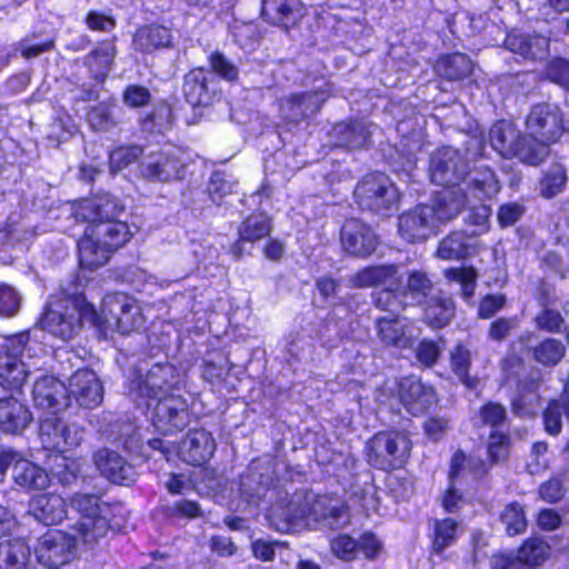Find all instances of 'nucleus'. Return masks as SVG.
Instances as JSON below:
<instances>
[{
  "label": "nucleus",
  "instance_id": "obj_1",
  "mask_svg": "<svg viewBox=\"0 0 569 569\" xmlns=\"http://www.w3.org/2000/svg\"><path fill=\"white\" fill-rule=\"evenodd\" d=\"M268 518L277 531L290 532L302 525L339 529L349 522L350 517L339 497L296 493L286 507H272Z\"/></svg>",
  "mask_w": 569,
  "mask_h": 569
},
{
  "label": "nucleus",
  "instance_id": "obj_2",
  "mask_svg": "<svg viewBox=\"0 0 569 569\" xmlns=\"http://www.w3.org/2000/svg\"><path fill=\"white\" fill-rule=\"evenodd\" d=\"M429 170L432 182L446 187H459L469 177L467 189L478 202L489 200L500 191L499 180L491 169L478 167L470 171L465 156L450 147L438 149L431 154Z\"/></svg>",
  "mask_w": 569,
  "mask_h": 569
},
{
  "label": "nucleus",
  "instance_id": "obj_3",
  "mask_svg": "<svg viewBox=\"0 0 569 569\" xmlns=\"http://www.w3.org/2000/svg\"><path fill=\"white\" fill-rule=\"evenodd\" d=\"M122 213L123 207L110 194L83 199L71 207L76 221L87 222L88 228H94L93 234L111 252L124 246L132 236L128 223L119 220Z\"/></svg>",
  "mask_w": 569,
  "mask_h": 569
},
{
  "label": "nucleus",
  "instance_id": "obj_4",
  "mask_svg": "<svg viewBox=\"0 0 569 569\" xmlns=\"http://www.w3.org/2000/svg\"><path fill=\"white\" fill-rule=\"evenodd\" d=\"M70 507L80 515L74 530L87 546L98 543L110 530H120L127 521L122 503H108L96 495L76 493L70 499Z\"/></svg>",
  "mask_w": 569,
  "mask_h": 569
},
{
  "label": "nucleus",
  "instance_id": "obj_5",
  "mask_svg": "<svg viewBox=\"0 0 569 569\" xmlns=\"http://www.w3.org/2000/svg\"><path fill=\"white\" fill-rule=\"evenodd\" d=\"M98 315L92 305L78 293L50 296L41 326L52 336L69 341L77 337L84 322L96 325Z\"/></svg>",
  "mask_w": 569,
  "mask_h": 569
},
{
  "label": "nucleus",
  "instance_id": "obj_6",
  "mask_svg": "<svg viewBox=\"0 0 569 569\" xmlns=\"http://www.w3.org/2000/svg\"><path fill=\"white\" fill-rule=\"evenodd\" d=\"M356 288L382 287L373 295L375 306L392 313L403 309L400 300L402 288L401 268L397 264H378L363 268L350 278Z\"/></svg>",
  "mask_w": 569,
  "mask_h": 569
},
{
  "label": "nucleus",
  "instance_id": "obj_7",
  "mask_svg": "<svg viewBox=\"0 0 569 569\" xmlns=\"http://www.w3.org/2000/svg\"><path fill=\"white\" fill-rule=\"evenodd\" d=\"M29 336L21 332L4 340L0 347V386L20 390L30 373L26 357H31Z\"/></svg>",
  "mask_w": 569,
  "mask_h": 569
},
{
  "label": "nucleus",
  "instance_id": "obj_8",
  "mask_svg": "<svg viewBox=\"0 0 569 569\" xmlns=\"http://www.w3.org/2000/svg\"><path fill=\"white\" fill-rule=\"evenodd\" d=\"M103 319L98 316L96 326L103 335L118 331L129 335L140 329L144 323V317L138 302L123 295L110 296L103 301Z\"/></svg>",
  "mask_w": 569,
  "mask_h": 569
},
{
  "label": "nucleus",
  "instance_id": "obj_9",
  "mask_svg": "<svg viewBox=\"0 0 569 569\" xmlns=\"http://www.w3.org/2000/svg\"><path fill=\"white\" fill-rule=\"evenodd\" d=\"M369 465L380 470L401 468L407 461L411 442L399 431L378 432L367 442Z\"/></svg>",
  "mask_w": 569,
  "mask_h": 569
},
{
  "label": "nucleus",
  "instance_id": "obj_10",
  "mask_svg": "<svg viewBox=\"0 0 569 569\" xmlns=\"http://www.w3.org/2000/svg\"><path fill=\"white\" fill-rule=\"evenodd\" d=\"M355 197L362 209L386 214L397 203L399 191L386 174L375 172L358 182Z\"/></svg>",
  "mask_w": 569,
  "mask_h": 569
},
{
  "label": "nucleus",
  "instance_id": "obj_11",
  "mask_svg": "<svg viewBox=\"0 0 569 569\" xmlns=\"http://www.w3.org/2000/svg\"><path fill=\"white\" fill-rule=\"evenodd\" d=\"M428 207L432 210V220L436 227L437 223H446L455 219L466 207L477 209L475 223L478 226L485 224L490 214L489 207L482 202L476 207L466 189L461 187L447 188L436 192Z\"/></svg>",
  "mask_w": 569,
  "mask_h": 569
},
{
  "label": "nucleus",
  "instance_id": "obj_12",
  "mask_svg": "<svg viewBox=\"0 0 569 569\" xmlns=\"http://www.w3.org/2000/svg\"><path fill=\"white\" fill-rule=\"evenodd\" d=\"M86 429L77 422L66 423L57 417L41 420L39 439L42 448L48 451L68 452L82 442Z\"/></svg>",
  "mask_w": 569,
  "mask_h": 569
},
{
  "label": "nucleus",
  "instance_id": "obj_13",
  "mask_svg": "<svg viewBox=\"0 0 569 569\" xmlns=\"http://www.w3.org/2000/svg\"><path fill=\"white\" fill-rule=\"evenodd\" d=\"M528 133L546 144L556 142L562 134L563 123L560 109L556 104L535 106L527 117Z\"/></svg>",
  "mask_w": 569,
  "mask_h": 569
},
{
  "label": "nucleus",
  "instance_id": "obj_14",
  "mask_svg": "<svg viewBox=\"0 0 569 569\" xmlns=\"http://www.w3.org/2000/svg\"><path fill=\"white\" fill-rule=\"evenodd\" d=\"M76 539L60 530H49L38 541L36 555L40 563L58 568L68 563L74 556Z\"/></svg>",
  "mask_w": 569,
  "mask_h": 569
},
{
  "label": "nucleus",
  "instance_id": "obj_15",
  "mask_svg": "<svg viewBox=\"0 0 569 569\" xmlns=\"http://www.w3.org/2000/svg\"><path fill=\"white\" fill-rule=\"evenodd\" d=\"M140 169L146 178L159 181L180 180L186 174L180 151L174 148L150 151L143 157Z\"/></svg>",
  "mask_w": 569,
  "mask_h": 569
},
{
  "label": "nucleus",
  "instance_id": "obj_16",
  "mask_svg": "<svg viewBox=\"0 0 569 569\" xmlns=\"http://www.w3.org/2000/svg\"><path fill=\"white\" fill-rule=\"evenodd\" d=\"M154 428L161 433H173L189 423L188 405L180 396L160 398L152 418Z\"/></svg>",
  "mask_w": 569,
  "mask_h": 569
},
{
  "label": "nucleus",
  "instance_id": "obj_17",
  "mask_svg": "<svg viewBox=\"0 0 569 569\" xmlns=\"http://www.w3.org/2000/svg\"><path fill=\"white\" fill-rule=\"evenodd\" d=\"M340 241L346 253L367 258L377 249L378 238L372 228L360 220H348L341 228Z\"/></svg>",
  "mask_w": 569,
  "mask_h": 569
},
{
  "label": "nucleus",
  "instance_id": "obj_18",
  "mask_svg": "<svg viewBox=\"0 0 569 569\" xmlns=\"http://www.w3.org/2000/svg\"><path fill=\"white\" fill-rule=\"evenodd\" d=\"M173 369L170 366L154 365L146 376L134 372V378L129 382L128 391L134 397L163 398L172 383L170 379Z\"/></svg>",
  "mask_w": 569,
  "mask_h": 569
},
{
  "label": "nucleus",
  "instance_id": "obj_19",
  "mask_svg": "<svg viewBox=\"0 0 569 569\" xmlns=\"http://www.w3.org/2000/svg\"><path fill=\"white\" fill-rule=\"evenodd\" d=\"M32 399L37 408L58 413L70 405V396L62 381L53 376H41L33 385Z\"/></svg>",
  "mask_w": 569,
  "mask_h": 569
},
{
  "label": "nucleus",
  "instance_id": "obj_20",
  "mask_svg": "<svg viewBox=\"0 0 569 569\" xmlns=\"http://www.w3.org/2000/svg\"><path fill=\"white\" fill-rule=\"evenodd\" d=\"M435 231L432 210L428 204L417 206L399 216L398 233L408 242L423 241Z\"/></svg>",
  "mask_w": 569,
  "mask_h": 569
},
{
  "label": "nucleus",
  "instance_id": "obj_21",
  "mask_svg": "<svg viewBox=\"0 0 569 569\" xmlns=\"http://www.w3.org/2000/svg\"><path fill=\"white\" fill-rule=\"evenodd\" d=\"M68 395L82 407L92 409L103 399V388L97 375L87 368L78 369L70 378Z\"/></svg>",
  "mask_w": 569,
  "mask_h": 569
},
{
  "label": "nucleus",
  "instance_id": "obj_22",
  "mask_svg": "<svg viewBox=\"0 0 569 569\" xmlns=\"http://www.w3.org/2000/svg\"><path fill=\"white\" fill-rule=\"evenodd\" d=\"M214 450V439L202 429L189 431L178 447L179 457L193 466L206 463L213 456Z\"/></svg>",
  "mask_w": 569,
  "mask_h": 569
},
{
  "label": "nucleus",
  "instance_id": "obj_23",
  "mask_svg": "<svg viewBox=\"0 0 569 569\" xmlns=\"http://www.w3.org/2000/svg\"><path fill=\"white\" fill-rule=\"evenodd\" d=\"M399 398L413 416L423 413L435 401V391L417 377L402 378L399 382Z\"/></svg>",
  "mask_w": 569,
  "mask_h": 569
},
{
  "label": "nucleus",
  "instance_id": "obj_24",
  "mask_svg": "<svg viewBox=\"0 0 569 569\" xmlns=\"http://www.w3.org/2000/svg\"><path fill=\"white\" fill-rule=\"evenodd\" d=\"M380 341L387 346L406 349L412 345L413 326L399 317H382L376 320Z\"/></svg>",
  "mask_w": 569,
  "mask_h": 569
},
{
  "label": "nucleus",
  "instance_id": "obj_25",
  "mask_svg": "<svg viewBox=\"0 0 569 569\" xmlns=\"http://www.w3.org/2000/svg\"><path fill=\"white\" fill-rule=\"evenodd\" d=\"M182 90L191 106L209 104L216 92L213 77L204 68H196L184 76Z\"/></svg>",
  "mask_w": 569,
  "mask_h": 569
},
{
  "label": "nucleus",
  "instance_id": "obj_26",
  "mask_svg": "<svg viewBox=\"0 0 569 569\" xmlns=\"http://www.w3.org/2000/svg\"><path fill=\"white\" fill-rule=\"evenodd\" d=\"M93 461L101 475L114 483L124 485L133 480L132 467L117 451L100 449Z\"/></svg>",
  "mask_w": 569,
  "mask_h": 569
},
{
  "label": "nucleus",
  "instance_id": "obj_27",
  "mask_svg": "<svg viewBox=\"0 0 569 569\" xmlns=\"http://www.w3.org/2000/svg\"><path fill=\"white\" fill-rule=\"evenodd\" d=\"M94 228L86 227L83 237L78 241V258L81 268L94 270L106 264L111 251L93 234Z\"/></svg>",
  "mask_w": 569,
  "mask_h": 569
},
{
  "label": "nucleus",
  "instance_id": "obj_28",
  "mask_svg": "<svg viewBox=\"0 0 569 569\" xmlns=\"http://www.w3.org/2000/svg\"><path fill=\"white\" fill-rule=\"evenodd\" d=\"M29 409L16 397L0 398V428L7 433H19L31 422Z\"/></svg>",
  "mask_w": 569,
  "mask_h": 569
},
{
  "label": "nucleus",
  "instance_id": "obj_29",
  "mask_svg": "<svg viewBox=\"0 0 569 569\" xmlns=\"http://www.w3.org/2000/svg\"><path fill=\"white\" fill-rule=\"evenodd\" d=\"M326 98L323 91L292 94L282 103L281 110L290 121L297 122L315 114Z\"/></svg>",
  "mask_w": 569,
  "mask_h": 569
},
{
  "label": "nucleus",
  "instance_id": "obj_30",
  "mask_svg": "<svg viewBox=\"0 0 569 569\" xmlns=\"http://www.w3.org/2000/svg\"><path fill=\"white\" fill-rule=\"evenodd\" d=\"M506 48L526 59H542L549 48V40L543 36L509 33L505 40Z\"/></svg>",
  "mask_w": 569,
  "mask_h": 569
},
{
  "label": "nucleus",
  "instance_id": "obj_31",
  "mask_svg": "<svg viewBox=\"0 0 569 569\" xmlns=\"http://www.w3.org/2000/svg\"><path fill=\"white\" fill-rule=\"evenodd\" d=\"M30 512L44 525H57L66 517V502L58 495H38L30 502Z\"/></svg>",
  "mask_w": 569,
  "mask_h": 569
},
{
  "label": "nucleus",
  "instance_id": "obj_32",
  "mask_svg": "<svg viewBox=\"0 0 569 569\" xmlns=\"http://www.w3.org/2000/svg\"><path fill=\"white\" fill-rule=\"evenodd\" d=\"M16 458L9 463H13L12 478L14 482L26 489L42 490L50 482L48 472L41 467L24 460L18 459V453L13 451Z\"/></svg>",
  "mask_w": 569,
  "mask_h": 569
},
{
  "label": "nucleus",
  "instance_id": "obj_33",
  "mask_svg": "<svg viewBox=\"0 0 569 569\" xmlns=\"http://www.w3.org/2000/svg\"><path fill=\"white\" fill-rule=\"evenodd\" d=\"M371 132L363 120L341 122L332 128L335 144L341 148L358 149L367 144Z\"/></svg>",
  "mask_w": 569,
  "mask_h": 569
},
{
  "label": "nucleus",
  "instance_id": "obj_34",
  "mask_svg": "<svg viewBox=\"0 0 569 569\" xmlns=\"http://www.w3.org/2000/svg\"><path fill=\"white\" fill-rule=\"evenodd\" d=\"M466 469V456L462 451H457L450 463V486L442 498V507L447 512H457L465 503V498L457 487L460 482V476Z\"/></svg>",
  "mask_w": 569,
  "mask_h": 569
},
{
  "label": "nucleus",
  "instance_id": "obj_35",
  "mask_svg": "<svg viewBox=\"0 0 569 569\" xmlns=\"http://www.w3.org/2000/svg\"><path fill=\"white\" fill-rule=\"evenodd\" d=\"M114 57L116 46L111 41L102 42L86 57L84 64L97 84L104 82Z\"/></svg>",
  "mask_w": 569,
  "mask_h": 569
},
{
  "label": "nucleus",
  "instance_id": "obj_36",
  "mask_svg": "<svg viewBox=\"0 0 569 569\" xmlns=\"http://www.w3.org/2000/svg\"><path fill=\"white\" fill-rule=\"evenodd\" d=\"M121 113L114 100L103 101L88 110L87 121L92 130L108 132L121 122Z\"/></svg>",
  "mask_w": 569,
  "mask_h": 569
},
{
  "label": "nucleus",
  "instance_id": "obj_37",
  "mask_svg": "<svg viewBox=\"0 0 569 569\" xmlns=\"http://www.w3.org/2000/svg\"><path fill=\"white\" fill-rule=\"evenodd\" d=\"M520 134L513 122L501 120L490 128L489 140L499 154L505 158H512Z\"/></svg>",
  "mask_w": 569,
  "mask_h": 569
},
{
  "label": "nucleus",
  "instance_id": "obj_38",
  "mask_svg": "<svg viewBox=\"0 0 569 569\" xmlns=\"http://www.w3.org/2000/svg\"><path fill=\"white\" fill-rule=\"evenodd\" d=\"M402 274V298H409L413 303L422 305L432 297L433 284L427 273L413 270L401 272Z\"/></svg>",
  "mask_w": 569,
  "mask_h": 569
},
{
  "label": "nucleus",
  "instance_id": "obj_39",
  "mask_svg": "<svg viewBox=\"0 0 569 569\" xmlns=\"http://www.w3.org/2000/svg\"><path fill=\"white\" fill-rule=\"evenodd\" d=\"M172 34L170 29L163 26H148L139 29L133 38L137 50L142 53H149L160 48H167L171 44Z\"/></svg>",
  "mask_w": 569,
  "mask_h": 569
},
{
  "label": "nucleus",
  "instance_id": "obj_40",
  "mask_svg": "<svg viewBox=\"0 0 569 569\" xmlns=\"http://www.w3.org/2000/svg\"><path fill=\"white\" fill-rule=\"evenodd\" d=\"M425 305L423 318L432 328L446 327L455 316L452 299L442 293L430 297Z\"/></svg>",
  "mask_w": 569,
  "mask_h": 569
},
{
  "label": "nucleus",
  "instance_id": "obj_41",
  "mask_svg": "<svg viewBox=\"0 0 569 569\" xmlns=\"http://www.w3.org/2000/svg\"><path fill=\"white\" fill-rule=\"evenodd\" d=\"M270 233V220L263 214L248 217L239 227V240L233 246V252L240 257L244 242H256Z\"/></svg>",
  "mask_w": 569,
  "mask_h": 569
},
{
  "label": "nucleus",
  "instance_id": "obj_42",
  "mask_svg": "<svg viewBox=\"0 0 569 569\" xmlns=\"http://www.w3.org/2000/svg\"><path fill=\"white\" fill-rule=\"evenodd\" d=\"M29 547L21 539L0 542V569H32L26 566Z\"/></svg>",
  "mask_w": 569,
  "mask_h": 569
},
{
  "label": "nucleus",
  "instance_id": "obj_43",
  "mask_svg": "<svg viewBox=\"0 0 569 569\" xmlns=\"http://www.w3.org/2000/svg\"><path fill=\"white\" fill-rule=\"evenodd\" d=\"M462 528L453 518L436 519L432 528V550L436 553L443 552L457 542Z\"/></svg>",
  "mask_w": 569,
  "mask_h": 569
},
{
  "label": "nucleus",
  "instance_id": "obj_44",
  "mask_svg": "<svg viewBox=\"0 0 569 569\" xmlns=\"http://www.w3.org/2000/svg\"><path fill=\"white\" fill-rule=\"evenodd\" d=\"M472 61L462 53L441 57L435 64L436 72L449 80H459L472 72Z\"/></svg>",
  "mask_w": 569,
  "mask_h": 569
},
{
  "label": "nucleus",
  "instance_id": "obj_45",
  "mask_svg": "<svg viewBox=\"0 0 569 569\" xmlns=\"http://www.w3.org/2000/svg\"><path fill=\"white\" fill-rule=\"evenodd\" d=\"M548 154V144L536 140L528 133V136L520 134L512 158H517L522 163L538 166L546 160Z\"/></svg>",
  "mask_w": 569,
  "mask_h": 569
},
{
  "label": "nucleus",
  "instance_id": "obj_46",
  "mask_svg": "<svg viewBox=\"0 0 569 569\" xmlns=\"http://www.w3.org/2000/svg\"><path fill=\"white\" fill-rule=\"evenodd\" d=\"M468 252L467 236L462 231H455L440 241L437 256L443 260H456L466 258Z\"/></svg>",
  "mask_w": 569,
  "mask_h": 569
},
{
  "label": "nucleus",
  "instance_id": "obj_47",
  "mask_svg": "<svg viewBox=\"0 0 569 569\" xmlns=\"http://www.w3.org/2000/svg\"><path fill=\"white\" fill-rule=\"evenodd\" d=\"M298 6V0H261V14L270 23L282 24Z\"/></svg>",
  "mask_w": 569,
  "mask_h": 569
},
{
  "label": "nucleus",
  "instance_id": "obj_48",
  "mask_svg": "<svg viewBox=\"0 0 569 569\" xmlns=\"http://www.w3.org/2000/svg\"><path fill=\"white\" fill-rule=\"evenodd\" d=\"M567 183V173L563 166L552 164L540 181V193L551 199L563 191Z\"/></svg>",
  "mask_w": 569,
  "mask_h": 569
},
{
  "label": "nucleus",
  "instance_id": "obj_49",
  "mask_svg": "<svg viewBox=\"0 0 569 569\" xmlns=\"http://www.w3.org/2000/svg\"><path fill=\"white\" fill-rule=\"evenodd\" d=\"M549 546L537 538L528 539L518 550L517 558L520 562L536 567L540 566L548 556Z\"/></svg>",
  "mask_w": 569,
  "mask_h": 569
},
{
  "label": "nucleus",
  "instance_id": "obj_50",
  "mask_svg": "<svg viewBox=\"0 0 569 569\" xmlns=\"http://www.w3.org/2000/svg\"><path fill=\"white\" fill-rule=\"evenodd\" d=\"M565 345L553 338L543 340L533 350L536 360L545 366L557 365L565 357Z\"/></svg>",
  "mask_w": 569,
  "mask_h": 569
},
{
  "label": "nucleus",
  "instance_id": "obj_51",
  "mask_svg": "<svg viewBox=\"0 0 569 569\" xmlns=\"http://www.w3.org/2000/svg\"><path fill=\"white\" fill-rule=\"evenodd\" d=\"M500 520L505 525L508 536L520 535L527 528L525 511L517 502L509 503L505 507L500 515Z\"/></svg>",
  "mask_w": 569,
  "mask_h": 569
},
{
  "label": "nucleus",
  "instance_id": "obj_52",
  "mask_svg": "<svg viewBox=\"0 0 569 569\" xmlns=\"http://www.w3.org/2000/svg\"><path fill=\"white\" fill-rule=\"evenodd\" d=\"M446 277L460 283L465 299L473 297L478 278L473 268H451L446 271Z\"/></svg>",
  "mask_w": 569,
  "mask_h": 569
},
{
  "label": "nucleus",
  "instance_id": "obj_53",
  "mask_svg": "<svg viewBox=\"0 0 569 569\" xmlns=\"http://www.w3.org/2000/svg\"><path fill=\"white\" fill-rule=\"evenodd\" d=\"M471 363V353L469 349L459 345L451 353V367L458 378L467 386L473 387V381L469 376Z\"/></svg>",
  "mask_w": 569,
  "mask_h": 569
},
{
  "label": "nucleus",
  "instance_id": "obj_54",
  "mask_svg": "<svg viewBox=\"0 0 569 569\" xmlns=\"http://www.w3.org/2000/svg\"><path fill=\"white\" fill-rule=\"evenodd\" d=\"M549 463L548 445L543 441L533 443L527 460L528 472L530 475H540L549 468Z\"/></svg>",
  "mask_w": 569,
  "mask_h": 569
},
{
  "label": "nucleus",
  "instance_id": "obj_55",
  "mask_svg": "<svg viewBox=\"0 0 569 569\" xmlns=\"http://www.w3.org/2000/svg\"><path fill=\"white\" fill-rule=\"evenodd\" d=\"M142 154V150L137 146L119 147L109 156L111 171H120L130 163L134 162Z\"/></svg>",
  "mask_w": 569,
  "mask_h": 569
},
{
  "label": "nucleus",
  "instance_id": "obj_56",
  "mask_svg": "<svg viewBox=\"0 0 569 569\" xmlns=\"http://www.w3.org/2000/svg\"><path fill=\"white\" fill-rule=\"evenodd\" d=\"M21 297L17 290L8 284H0V316L13 317L18 313Z\"/></svg>",
  "mask_w": 569,
  "mask_h": 569
},
{
  "label": "nucleus",
  "instance_id": "obj_57",
  "mask_svg": "<svg viewBox=\"0 0 569 569\" xmlns=\"http://www.w3.org/2000/svg\"><path fill=\"white\" fill-rule=\"evenodd\" d=\"M510 439L509 436L499 431H493L488 441V456L491 462L505 460L509 455Z\"/></svg>",
  "mask_w": 569,
  "mask_h": 569
},
{
  "label": "nucleus",
  "instance_id": "obj_58",
  "mask_svg": "<svg viewBox=\"0 0 569 569\" xmlns=\"http://www.w3.org/2000/svg\"><path fill=\"white\" fill-rule=\"evenodd\" d=\"M479 419L485 426L499 428L505 423L507 419V412L505 407L501 405L489 402L480 409Z\"/></svg>",
  "mask_w": 569,
  "mask_h": 569
},
{
  "label": "nucleus",
  "instance_id": "obj_59",
  "mask_svg": "<svg viewBox=\"0 0 569 569\" xmlns=\"http://www.w3.org/2000/svg\"><path fill=\"white\" fill-rule=\"evenodd\" d=\"M211 69L227 81H234L238 78V68L220 52H213L209 57Z\"/></svg>",
  "mask_w": 569,
  "mask_h": 569
},
{
  "label": "nucleus",
  "instance_id": "obj_60",
  "mask_svg": "<svg viewBox=\"0 0 569 569\" xmlns=\"http://www.w3.org/2000/svg\"><path fill=\"white\" fill-rule=\"evenodd\" d=\"M233 182L227 179L223 172H214L208 186L209 196L214 203H220L226 194L233 191Z\"/></svg>",
  "mask_w": 569,
  "mask_h": 569
},
{
  "label": "nucleus",
  "instance_id": "obj_61",
  "mask_svg": "<svg viewBox=\"0 0 569 569\" xmlns=\"http://www.w3.org/2000/svg\"><path fill=\"white\" fill-rule=\"evenodd\" d=\"M332 552L345 561H351L357 557L358 543L347 535H340L331 541Z\"/></svg>",
  "mask_w": 569,
  "mask_h": 569
},
{
  "label": "nucleus",
  "instance_id": "obj_62",
  "mask_svg": "<svg viewBox=\"0 0 569 569\" xmlns=\"http://www.w3.org/2000/svg\"><path fill=\"white\" fill-rule=\"evenodd\" d=\"M151 93L148 88L139 84L128 86L122 94V101L130 108H142L149 103Z\"/></svg>",
  "mask_w": 569,
  "mask_h": 569
},
{
  "label": "nucleus",
  "instance_id": "obj_63",
  "mask_svg": "<svg viewBox=\"0 0 569 569\" xmlns=\"http://www.w3.org/2000/svg\"><path fill=\"white\" fill-rule=\"evenodd\" d=\"M239 491L248 503H256L264 491V487L257 482L256 473L248 472L240 478Z\"/></svg>",
  "mask_w": 569,
  "mask_h": 569
},
{
  "label": "nucleus",
  "instance_id": "obj_64",
  "mask_svg": "<svg viewBox=\"0 0 569 569\" xmlns=\"http://www.w3.org/2000/svg\"><path fill=\"white\" fill-rule=\"evenodd\" d=\"M547 77L569 90V61L562 58L552 60L548 64Z\"/></svg>",
  "mask_w": 569,
  "mask_h": 569
}]
</instances>
